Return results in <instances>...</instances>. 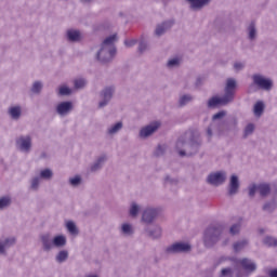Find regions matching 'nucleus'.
<instances>
[{
  "mask_svg": "<svg viewBox=\"0 0 277 277\" xmlns=\"http://www.w3.org/2000/svg\"><path fill=\"white\" fill-rule=\"evenodd\" d=\"M72 93V90H70V88L63 85L58 89V94L61 96H69V94Z\"/></svg>",
  "mask_w": 277,
  "mask_h": 277,
  "instance_id": "58836bf2",
  "label": "nucleus"
},
{
  "mask_svg": "<svg viewBox=\"0 0 277 277\" xmlns=\"http://www.w3.org/2000/svg\"><path fill=\"white\" fill-rule=\"evenodd\" d=\"M107 161V156H100L97 160L91 166V172H98L103 164Z\"/></svg>",
  "mask_w": 277,
  "mask_h": 277,
  "instance_id": "412c9836",
  "label": "nucleus"
},
{
  "mask_svg": "<svg viewBox=\"0 0 277 277\" xmlns=\"http://www.w3.org/2000/svg\"><path fill=\"white\" fill-rule=\"evenodd\" d=\"M87 83L88 82L83 78H78V79L74 80V85H75L76 90H81V88H85Z\"/></svg>",
  "mask_w": 277,
  "mask_h": 277,
  "instance_id": "c9c22d12",
  "label": "nucleus"
},
{
  "mask_svg": "<svg viewBox=\"0 0 277 277\" xmlns=\"http://www.w3.org/2000/svg\"><path fill=\"white\" fill-rule=\"evenodd\" d=\"M12 205V199L10 197L0 198V209H5V207H10Z\"/></svg>",
  "mask_w": 277,
  "mask_h": 277,
  "instance_id": "4c0bfd02",
  "label": "nucleus"
},
{
  "mask_svg": "<svg viewBox=\"0 0 277 277\" xmlns=\"http://www.w3.org/2000/svg\"><path fill=\"white\" fill-rule=\"evenodd\" d=\"M120 233L124 237H131V235H133L135 233V230L133 229V225H131L129 223H123L121 225Z\"/></svg>",
  "mask_w": 277,
  "mask_h": 277,
  "instance_id": "4be33fe9",
  "label": "nucleus"
},
{
  "mask_svg": "<svg viewBox=\"0 0 277 277\" xmlns=\"http://www.w3.org/2000/svg\"><path fill=\"white\" fill-rule=\"evenodd\" d=\"M192 251V245L187 242H174L166 248L167 254H183Z\"/></svg>",
  "mask_w": 277,
  "mask_h": 277,
  "instance_id": "39448f33",
  "label": "nucleus"
},
{
  "mask_svg": "<svg viewBox=\"0 0 277 277\" xmlns=\"http://www.w3.org/2000/svg\"><path fill=\"white\" fill-rule=\"evenodd\" d=\"M164 150H166V147L159 145L155 151L156 157H161V155H163Z\"/></svg>",
  "mask_w": 277,
  "mask_h": 277,
  "instance_id": "864d4df0",
  "label": "nucleus"
},
{
  "mask_svg": "<svg viewBox=\"0 0 277 277\" xmlns=\"http://www.w3.org/2000/svg\"><path fill=\"white\" fill-rule=\"evenodd\" d=\"M200 146V141L199 140H192L190 141V147L194 150V154L198 153V147Z\"/></svg>",
  "mask_w": 277,
  "mask_h": 277,
  "instance_id": "49530a36",
  "label": "nucleus"
},
{
  "mask_svg": "<svg viewBox=\"0 0 277 277\" xmlns=\"http://www.w3.org/2000/svg\"><path fill=\"white\" fill-rule=\"evenodd\" d=\"M239 192V177L232 175L228 185V196H235Z\"/></svg>",
  "mask_w": 277,
  "mask_h": 277,
  "instance_id": "f3484780",
  "label": "nucleus"
},
{
  "mask_svg": "<svg viewBox=\"0 0 277 277\" xmlns=\"http://www.w3.org/2000/svg\"><path fill=\"white\" fill-rule=\"evenodd\" d=\"M40 177L45 180L52 179L53 171H51L50 169H44L43 171L40 172Z\"/></svg>",
  "mask_w": 277,
  "mask_h": 277,
  "instance_id": "ea45409f",
  "label": "nucleus"
},
{
  "mask_svg": "<svg viewBox=\"0 0 277 277\" xmlns=\"http://www.w3.org/2000/svg\"><path fill=\"white\" fill-rule=\"evenodd\" d=\"M67 38L70 42H79L81 40V32L79 30H68Z\"/></svg>",
  "mask_w": 277,
  "mask_h": 277,
  "instance_id": "5701e85b",
  "label": "nucleus"
},
{
  "mask_svg": "<svg viewBox=\"0 0 277 277\" xmlns=\"http://www.w3.org/2000/svg\"><path fill=\"white\" fill-rule=\"evenodd\" d=\"M137 213H140V207L135 202H132L130 206L131 217H137Z\"/></svg>",
  "mask_w": 277,
  "mask_h": 277,
  "instance_id": "e433bc0d",
  "label": "nucleus"
},
{
  "mask_svg": "<svg viewBox=\"0 0 277 277\" xmlns=\"http://www.w3.org/2000/svg\"><path fill=\"white\" fill-rule=\"evenodd\" d=\"M31 90H32V92L35 94H40V91L42 90V82H40V81L35 82L32 84V89Z\"/></svg>",
  "mask_w": 277,
  "mask_h": 277,
  "instance_id": "a18cd8bd",
  "label": "nucleus"
},
{
  "mask_svg": "<svg viewBox=\"0 0 277 277\" xmlns=\"http://www.w3.org/2000/svg\"><path fill=\"white\" fill-rule=\"evenodd\" d=\"M222 233H224V227L220 224L209 226L203 235V242L206 248H213L220 239H222Z\"/></svg>",
  "mask_w": 277,
  "mask_h": 277,
  "instance_id": "7ed1b4c3",
  "label": "nucleus"
},
{
  "mask_svg": "<svg viewBox=\"0 0 277 277\" xmlns=\"http://www.w3.org/2000/svg\"><path fill=\"white\" fill-rule=\"evenodd\" d=\"M185 145V141L183 138H179L176 142V148L179 150V148H181L182 146Z\"/></svg>",
  "mask_w": 277,
  "mask_h": 277,
  "instance_id": "6e6d98bb",
  "label": "nucleus"
},
{
  "mask_svg": "<svg viewBox=\"0 0 277 277\" xmlns=\"http://www.w3.org/2000/svg\"><path fill=\"white\" fill-rule=\"evenodd\" d=\"M260 233H261V234H263V233H264V230H263V229H260Z\"/></svg>",
  "mask_w": 277,
  "mask_h": 277,
  "instance_id": "680f3d73",
  "label": "nucleus"
},
{
  "mask_svg": "<svg viewBox=\"0 0 277 277\" xmlns=\"http://www.w3.org/2000/svg\"><path fill=\"white\" fill-rule=\"evenodd\" d=\"M222 276H233V268H223Z\"/></svg>",
  "mask_w": 277,
  "mask_h": 277,
  "instance_id": "5fc2aeb1",
  "label": "nucleus"
},
{
  "mask_svg": "<svg viewBox=\"0 0 277 277\" xmlns=\"http://www.w3.org/2000/svg\"><path fill=\"white\" fill-rule=\"evenodd\" d=\"M249 31V40H255L256 39V26L254 23H251L248 27Z\"/></svg>",
  "mask_w": 277,
  "mask_h": 277,
  "instance_id": "72a5a7b5",
  "label": "nucleus"
},
{
  "mask_svg": "<svg viewBox=\"0 0 277 277\" xmlns=\"http://www.w3.org/2000/svg\"><path fill=\"white\" fill-rule=\"evenodd\" d=\"M122 129V121L117 122L116 124L108 128V135H116L118 131Z\"/></svg>",
  "mask_w": 277,
  "mask_h": 277,
  "instance_id": "473e14b6",
  "label": "nucleus"
},
{
  "mask_svg": "<svg viewBox=\"0 0 277 277\" xmlns=\"http://www.w3.org/2000/svg\"><path fill=\"white\" fill-rule=\"evenodd\" d=\"M40 185V177H34L31 180V189H38Z\"/></svg>",
  "mask_w": 277,
  "mask_h": 277,
  "instance_id": "09e8293b",
  "label": "nucleus"
},
{
  "mask_svg": "<svg viewBox=\"0 0 277 277\" xmlns=\"http://www.w3.org/2000/svg\"><path fill=\"white\" fill-rule=\"evenodd\" d=\"M269 277H277V268L269 272Z\"/></svg>",
  "mask_w": 277,
  "mask_h": 277,
  "instance_id": "4d7b16f0",
  "label": "nucleus"
},
{
  "mask_svg": "<svg viewBox=\"0 0 277 277\" xmlns=\"http://www.w3.org/2000/svg\"><path fill=\"white\" fill-rule=\"evenodd\" d=\"M135 44H137V40L135 39L124 41V45L128 47V49H131V47H135Z\"/></svg>",
  "mask_w": 277,
  "mask_h": 277,
  "instance_id": "603ef678",
  "label": "nucleus"
},
{
  "mask_svg": "<svg viewBox=\"0 0 277 277\" xmlns=\"http://www.w3.org/2000/svg\"><path fill=\"white\" fill-rule=\"evenodd\" d=\"M192 101H194V97H192V95H183L182 97H180V107H185V105H187L188 103H192Z\"/></svg>",
  "mask_w": 277,
  "mask_h": 277,
  "instance_id": "f704fd0d",
  "label": "nucleus"
},
{
  "mask_svg": "<svg viewBox=\"0 0 277 277\" xmlns=\"http://www.w3.org/2000/svg\"><path fill=\"white\" fill-rule=\"evenodd\" d=\"M229 241H230L229 239H226V240L223 242V246H227Z\"/></svg>",
  "mask_w": 277,
  "mask_h": 277,
  "instance_id": "bf43d9fd",
  "label": "nucleus"
},
{
  "mask_svg": "<svg viewBox=\"0 0 277 277\" xmlns=\"http://www.w3.org/2000/svg\"><path fill=\"white\" fill-rule=\"evenodd\" d=\"M224 95L222 97H211L208 101V107H217L220 105H228L235 101V92H237V80L228 78L224 89Z\"/></svg>",
  "mask_w": 277,
  "mask_h": 277,
  "instance_id": "f257e3e1",
  "label": "nucleus"
},
{
  "mask_svg": "<svg viewBox=\"0 0 277 277\" xmlns=\"http://www.w3.org/2000/svg\"><path fill=\"white\" fill-rule=\"evenodd\" d=\"M9 114L13 120H18L21 118V106L11 107Z\"/></svg>",
  "mask_w": 277,
  "mask_h": 277,
  "instance_id": "c85d7f7f",
  "label": "nucleus"
},
{
  "mask_svg": "<svg viewBox=\"0 0 277 277\" xmlns=\"http://www.w3.org/2000/svg\"><path fill=\"white\" fill-rule=\"evenodd\" d=\"M72 102H61L56 106V114H58V116H68V114L72 111Z\"/></svg>",
  "mask_w": 277,
  "mask_h": 277,
  "instance_id": "ddd939ff",
  "label": "nucleus"
},
{
  "mask_svg": "<svg viewBox=\"0 0 277 277\" xmlns=\"http://www.w3.org/2000/svg\"><path fill=\"white\" fill-rule=\"evenodd\" d=\"M247 246H248V239H242L240 241H237L234 243V251L241 252V250H243V248H246Z\"/></svg>",
  "mask_w": 277,
  "mask_h": 277,
  "instance_id": "2f4dec72",
  "label": "nucleus"
},
{
  "mask_svg": "<svg viewBox=\"0 0 277 277\" xmlns=\"http://www.w3.org/2000/svg\"><path fill=\"white\" fill-rule=\"evenodd\" d=\"M256 192H259V185L252 184L251 186H249L250 198H254V196L256 195Z\"/></svg>",
  "mask_w": 277,
  "mask_h": 277,
  "instance_id": "37998d69",
  "label": "nucleus"
},
{
  "mask_svg": "<svg viewBox=\"0 0 277 277\" xmlns=\"http://www.w3.org/2000/svg\"><path fill=\"white\" fill-rule=\"evenodd\" d=\"M179 184V180L176 179H171L170 176H167L164 179V185H177Z\"/></svg>",
  "mask_w": 277,
  "mask_h": 277,
  "instance_id": "de8ad7c7",
  "label": "nucleus"
},
{
  "mask_svg": "<svg viewBox=\"0 0 277 277\" xmlns=\"http://www.w3.org/2000/svg\"><path fill=\"white\" fill-rule=\"evenodd\" d=\"M181 64V60L179 58H172L167 63L168 68H176Z\"/></svg>",
  "mask_w": 277,
  "mask_h": 277,
  "instance_id": "c03bdc74",
  "label": "nucleus"
},
{
  "mask_svg": "<svg viewBox=\"0 0 277 277\" xmlns=\"http://www.w3.org/2000/svg\"><path fill=\"white\" fill-rule=\"evenodd\" d=\"M173 26H174V19L162 22L161 24H158L156 26L155 35L158 37L163 36V34H166V31H168L169 29H172Z\"/></svg>",
  "mask_w": 277,
  "mask_h": 277,
  "instance_id": "f8f14e48",
  "label": "nucleus"
},
{
  "mask_svg": "<svg viewBox=\"0 0 277 277\" xmlns=\"http://www.w3.org/2000/svg\"><path fill=\"white\" fill-rule=\"evenodd\" d=\"M148 237L151 239H159L161 237V227L155 226L151 229H146Z\"/></svg>",
  "mask_w": 277,
  "mask_h": 277,
  "instance_id": "b1692460",
  "label": "nucleus"
},
{
  "mask_svg": "<svg viewBox=\"0 0 277 277\" xmlns=\"http://www.w3.org/2000/svg\"><path fill=\"white\" fill-rule=\"evenodd\" d=\"M115 40H117V36L113 35L103 41L102 48L97 52V60L102 62V64H108V62L114 60V55H116Z\"/></svg>",
  "mask_w": 277,
  "mask_h": 277,
  "instance_id": "f03ea898",
  "label": "nucleus"
},
{
  "mask_svg": "<svg viewBox=\"0 0 277 277\" xmlns=\"http://www.w3.org/2000/svg\"><path fill=\"white\" fill-rule=\"evenodd\" d=\"M66 228L70 235H79V229L77 228V225L72 221H68L66 223Z\"/></svg>",
  "mask_w": 277,
  "mask_h": 277,
  "instance_id": "7c9ffc66",
  "label": "nucleus"
},
{
  "mask_svg": "<svg viewBox=\"0 0 277 277\" xmlns=\"http://www.w3.org/2000/svg\"><path fill=\"white\" fill-rule=\"evenodd\" d=\"M114 92H116V89L114 87H106L100 94L102 101L100 102V107H105L109 104V101H111L114 96Z\"/></svg>",
  "mask_w": 277,
  "mask_h": 277,
  "instance_id": "1a4fd4ad",
  "label": "nucleus"
},
{
  "mask_svg": "<svg viewBox=\"0 0 277 277\" xmlns=\"http://www.w3.org/2000/svg\"><path fill=\"white\" fill-rule=\"evenodd\" d=\"M56 263H66L68 261V251L62 250L55 256Z\"/></svg>",
  "mask_w": 277,
  "mask_h": 277,
  "instance_id": "bb28decb",
  "label": "nucleus"
},
{
  "mask_svg": "<svg viewBox=\"0 0 277 277\" xmlns=\"http://www.w3.org/2000/svg\"><path fill=\"white\" fill-rule=\"evenodd\" d=\"M81 1L90 2V1H92V0H81Z\"/></svg>",
  "mask_w": 277,
  "mask_h": 277,
  "instance_id": "052dcab7",
  "label": "nucleus"
},
{
  "mask_svg": "<svg viewBox=\"0 0 277 277\" xmlns=\"http://www.w3.org/2000/svg\"><path fill=\"white\" fill-rule=\"evenodd\" d=\"M224 116H226V111L222 110V111L216 113L212 117L213 122L210 124V127L207 130L208 137L213 136V129H215V127H217V129H219V135H222L224 129H228V124L226 122H221V123L215 122V120H222V118H224Z\"/></svg>",
  "mask_w": 277,
  "mask_h": 277,
  "instance_id": "20e7f679",
  "label": "nucleus"
},
{
  "mask_svg": "<svg viewBox=\"0 0 277 277\" xmlns=\"http://www.w3.org/2000/svg\"><path fill=\"white\" fill-rule=\"evenodd\" d=\"M69 183L72 187L81 185V176L76 175L75 177L69 179Z\"/></svg>",
  "mask_w": 277,
  "mask_h": 277,
  "instance_id": "a19ab883",
  "label": "nucleus"
},
{
  "mask_svg": "<svg viewBox=\"0 0 277 277\" xmlns=\"http://www.w3.org/2000/svg\"><path fill=\"white\" fill-rule=\"evenodd\" d=\"M157 215H159V210L155 208H146L143 211L142 221L145 224H153V222H155V220L157 219Z\"/></svg>",
  "mask_w": 277,
  "mask_h": 277,
  "instance_id": "9b49d317",
  "label": "nucleus"
},
{
  "mask_svg": "<svg viewBox=\"0 0 277 277\" xmlns=\"http://www.w3.org/2000/svg\"><path fill=\"white\" fill-rule=\"evenodd\" d=\"M187 1L190 5V10H194L195 12H197L198 10H202V8L211 3V0H187Z\"/></svg>",
  "mask_w": 277,
  "mask_h": 277,
  "instance_id": "a211bd4d",
  "label": "nucleus"
},
{
  "mask_svg": "<svg viewBox=\"0 0 277 277\" xmlns=\"http://www.w3.org/2000/svg\"><path fill=\"white\" fill-rule=\"evenodd\" d=\"M148 49V44L145 41H140L138 43V51L140 53H144Z\"/></svg>",
  "mask_w": 277,
  "mask_h": 277,
  "instance_id": "3c124183",
  "label": "nucleus"
},
{
  "mask_svg": "<svg viewBox=\"0 0 277 277\" xmlns=\"http://www.w3.org/2000/svg\"><path fill=\"white\" fill-rule=\"evenodd\" d=\"M236 263L242 267V269L245 272H247V274H254V272H256V263H254V261L248 259V258H243L241 260L236 261Z\"/></svg>",
  "mask_w": 277,
  "mask_h": 277,
  "instance_id": "9d476101",
  "label": "nucleus"
},
{
  "mask_svg": "<svg viewBox=\"0 0 277 277\" xmlns=\"http://www.w3.org/2000/svg\"><path fill=\"white\" fill-rule=\"evenodd\" d=\"M264 246H267V248H277V239L272 236H266L263 239Z\"/></svg>",
  "mask_w": 277,
  "mask_h": 277,
  "instance_id": "cd10ccee",
  "label": "nucleus"
},
{
  "mask_svg": "<svg viewBox=\"0 0 277 277\" xmlns=\"http://www.w3.org/2000/svg\"><path fill=\"white\" fill-rule=\"evenodd\" d=\"M207 181L210 185H214L215 187H219V185H224V183H226V172L219 171L211 173L208 175Z\"/></svg>",
  "mask_w": 277,
  "mask_h": 277,
  "instance_id": "6e6552de",
  "label": "nucleus"
},
{
  "mask_svg": "<svg viewBox=\"0 0 277 277\" xmlns=\"http://www.w3.org/2000/svg\"><path fill=\"white\" fill-rule=\"evenodd\" d=\"M41 243L44 252H51L54 248L53 236L51 234L41 235Z\"/></svg>",
  "mask_w": 277,
  "mask_h": 277,
  "instance_id": "4468645a",
  "label": "nucleus"
},
{
  "mask_svg": "<svg viewBox=\"0 0 277 277\" xmlns=\"http://www.w3.org/2000/svg\"><path fill=\"white\" fill-rule=\"evenodd\" d=\"M243 68H246V64L237 62L234 64V69L236 70V72H239V70H243Z\"/></svg>",
  "mask_w": 277,
  "mask_h": 277,
  "instance_id": "8fccbe9b",
  "label": "nucleus"
},
{
  "mask_svg": "<svg viewBox=\"0 0 277 277\" xmlns=\"http://www.w3.org/2000/svg\"><path fill=\"white\" fill-rule=\"evenodd\" d=\"M16 243V238H5L3 241H0V254H5L6 248H12Z\"/></svg>",
  "mask_w": 277,
  "mask_h": 277,
  "instance_id": "6ab92c4d",
  "label": "nucleus"
},
{
  "mask_svg": "<svg viewBox=\"0 0 277 277\" xmlns=\"http://www.w3.org/2000/svg\"><path fill=\"white\" fill-rule=\"evenodd\" d=\"M264 109H265V104H263V102H258L253 108L254 116H258V117L263 116Z\"/></svg>",
  "mask_w": 277,
  "mask_h": 277,
  "instance_id": "c756f323",
  "label": "nucleus"
},
{
  "mask_svg": "<svg viewBox=\"0 0 277 277\" xmlns=\"http://www.w3.org/2000/svg\"><path fill=\"white\" fill-rule=\"evenodd\" d=\"M276 207H277V201L276 199H273L269 202H266L263 206V211H266V213H272L273 211H276Z\"/></svg>",
  "mask_w": 277,
  "mask_h": 277,
  "instance_id": "393cba45",
  "label": "nucleus"
},
{
  "mask_svg": "<svg viewBox=\"0 0 277 277\" xmlns=\"http://www.w3.org/2000/svg\"><path fill=\"white\" fill-rule=\"evenodd\" d=\"M53 243L55 248H64V246H66V238L62 235L55 236L53 238Z\"/></svg>",
  "mask_w": 277,
  "mask_h": 277,
  "instance_id": "a878e982",
  "label": "nucleus"
},
{
  "mask_svg": "<svg viewBox=\"0 0 277 277\" xmlns=\"http://www.w3.org/2000/svg\"><path fill=\"white\" fill-rule=\"evenodd\" d=\"M234 223L229 227V235L232 237H235V235H239L241 233V226L243 224V219L241 217H235L233 219Z\"/></svg>",
  "mask_w": 277,
  "mask_h": 277,
  "instance_id": "dca6fc26",
  "label": "nucleus"
},
{
  "mask_svg": "<svg viewBox=\"0 0 277 277\" xmlns=\"http://www.w3.org/2000/svg\"><path fill=\"white\" fill-rule=\"evenodd\" d=\"M252 133H254V123H249L245 128V137H248V135H252Z\"/></svg>",
  "mask_w": 277,
  "mask_h": 277,
  "instance_id": "79ce46f5",
  "label": "nucleus"
},
{
  "mask_svg": "<svg viewBox=\"0 0 277 277\" xmlns=\"http://www.w3.org/2000/svg\"><path fill=\"white\" fill-rule=\"evenodd\" d=\"M16 146L22 153H29L31 150L32 138L31 135H22L16 138Z\"/></svg>",
  "mask_w": 277,
  "mask_h": 277,
  "instance_id": "0eeeda50",
  "label": "nucleus"
},
{
  "mask_svg": "<svg viewBox=\"0 0 277 277\" xmlns=\"http://www.w3.org/2000/svg\"><path fill=\"white\" fill-rule=\"evenodd\" d=\"M179 154H180V157H185V150H180Z\"/></svg>",
  "mask_w": 277,
  "mask_h": 277,
  "instance_id": "13d9d810",
  "label": "nucleus"
},
{
  "mask_svg": "<svg viewBox=\"0 0 277 277\" xmlns=\"http://www.w3.org/2000/svg\"><path fill=\"white\" fill-rule=\"evenodd\" d=\"M254 85H258L261 90H272L274 82L271 79L263 77V75L255 74L252 76Z\"/></svg>",
  "mask_w": 277,
  "mask_h": 277,
  "instance_id": "423d86ee",
  "label": "nucleus"
},
{
  "mask_svg": "<svg viewBox=\"0 0 277 277\" xmlns=\"http://www.w3.org/2000/svg\"><path fill=\"white\" fill-rule=\"evenodd\" d=\"M258 192L262 198H265L269 196L272 187L269 186V184L266 183L258 184Z\"/></svg>",
  "mask_w": 277,
  "mask_h": 277,
  "instance_id": "aec40b11",
  "label": "nucleus"
},
{
  "mask_svg": "<svg viewBox=\"0 0 277 277\" xmlns=\"http://www.w3.org/2000/svg\"><path fill=\"white\" fill-rule=\"evenodd\" d=\"M161 124L159 122L150 123L149 126L141 129L140 131V137H149V135H153L157 129H159Z\"/></svg>",
  "mask_w": 277,
  "mask_h": 277,
  "instance_id": "2eb2a0df",
  "label": "nucleus"
}]
</instances>
